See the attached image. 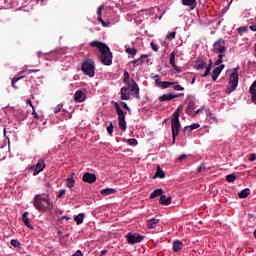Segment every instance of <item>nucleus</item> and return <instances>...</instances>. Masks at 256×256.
Returning <instances> with one entry per match:
<instances>
[{"instance_id":"obj_1","label":"nucleus","mask_w":256,"mask_h":256,"mask_svg":"<svg viewBox=\"0 0 256 256\" xmlns=\"http://www.w3.org/2000/svg\"><path fill=\"white\" fill-rule=\"evenodd\" d=\"M89 47H96V49L99 50L100 55L98 56V59L102 65H113V52H111V49L107 44L99 41V40H93L92 42H89Z\"/></svg>"},{"instance_id":"obj_2","label":"nucleus","mask_w":256,"mask_h":256,"mask_svg":"<svg viewBox=\"0 0 256 256\" xmlns=\"http://www.w3.org/2000/svg\"><path fill=\"white\" fill-rule=\"evenodd\" d=\"M33 205L39 213H45V211H51L53 209V200L51 195L47 193L37 194L33 198Z\"/></svg>"},{"instance_id":"obj_3","label":"nucleus","mask_w":256,"mask_h":256,"mask_svg":"<svg viewBox=\"0 0 256 256\" xmlns=\"http://www.w3.org/2000/svg\"><path fill=\"white\" fill-rule=\"evenodd\" d=\"M131 93L136 99H138V101L141 99V96L139 95V85H137V82L134 80H132V85L121 88L120 99H122V101H129V99H131Z\"/></svg>"},{"instance_id":"obj_4","label":"nucleus","mask_w":256,"mask_h":256,"mask_svg":"<svg viewBox=\"0 0 256 256\" xmlns=\"http://www.w3.org/2000/svg\"><path fill=\"white\" fill-rule=\"evenodd\" d=\"M239 85V66L233 68V72L230 74L229 77V86L226 88V93L229 95L233 93L237 89Z\"/></svg>"},{"instance_id":"obj_5","label":"nucleus","mask_w":256,"mask_h":256,"mask_svg":"<svg viewBox=\"0 0 256 256\" xmlns=\"http://www.w3.org/2000/svg\"><path fill=\"white\" fill-rule=\"evenodd\" d=\"M81 71L88 77H95V61L86 59L81 64Z\"/></svg>"},{"instance_id":"obj_6","label":"nucleus","mask_w":256,"mask_h":256,"mask_svg":"<svg viewBox=\"0 0 256 256\" xmlns=\"http://www.w3.org/2000/svg\"><path fill=\"white\" fill-rule=\"evenodd\" d=\"M114 107H115V111L118 115L119 127H120V129H122V131H126L127 122L125 121V115H127V112H124L123 109H121V105H119V103H117V102H115Z\"/></svg>"},{"instance_id":"obj_7","label":"nucleus","mask_w":256,"mask_h":256,"mask_svg":"<svg viewBox=\"0 0 256 256\" xmlns=\"http://www.w3.org/2000/svg\"><path fill=\"white\" fill-rule=\"evenodd\" d=\"M171 129H172V143L175 145V139H177L179 133H181V122L179 119H177V116L175 118H172L171 120Z\"/></svg>"},{"instance_id":"obj_8","label":"nucleus","mask_w":256,"mask_h":256,"mask_svg":"<svg viewBox=\"0 0 256 256\" xmlns=\"http://www.w3.org/2000/svg\"><path fill=\"white\" fill-rule=\"evenodd\" d=\"M45 167H46L45 160L39 159L37 161L36 165L28 166V169H29V171H33L34 177H37V175L40 174L41 171H43V169H45Z\"/></svg>"},{"instance_id":"obj_9","label":"nucleus","mask_w":256,"mask_h":256,"mask_svg":"<svg viewBox=\"0 0 256 256\" xmlns=\"http://www.w3.org/2000/svg\"><path fill=\"white\" fill-rule=\"evenodd\" d=\"M227 52V46L225 45V41L223 38L218 39L216 42L213 44V53H226Z\"/></svg>"},{"instance_id":"obj_10","label":"nucleus","mask_w":256,"mask_h":256,"mask_svg":"<svg viewBox=\"0 0 256 256\" xmlns=\"http://www.w3.org/2000/svg\"><path fill=\"white\" fill-rule=\"evenodd\" d=\"M126 239H127V242L129 243V245H135L136 243H141V241H143V239H145V237L139 233L133 234V233L129 232L126 235Z\"/></svg>"},{"instance_id":"obj_11","label":"nucleus","mask_w":256,"mask_h":256,"mask_svg":"<svg viewBox=\"0 0 256 256\" xmlns=\"http://www.w3.org/2000/svg\"><path fill=\"white\" fill-rule=\"evenodd\" d=\"M82 181L84 183L93 184V183H95V181H97V175L86 172V173H84V175L82 177Z\"/></svg>"},{"instance_id":"obj_12","label":"nucleus","mask_w":256,"mask_h":256,"mask_svg":"<svg viewBox=\"0 0 256 256\" xmlns=\"http://www.w3.org/2000/svg\"><path fill=\"white\" fill-rule=\"evenodd\" d=\"M183 93L181 94H171V93H168V94H164L162 96H160V101H172V99H177V97H183Z\"/></svg>"},{"instance_id":"obj_13","label":"nucleus","mask_w":256,"mask_h":256,"mask_svg":"<svg viewBox=\"0 0 256 256\" xmlns=\"http://www.w3.org/2000/svg\"><path fill=\"white\" fill-rule=\"evenodd\" d=\"M225 69V64H222L218 67H216L213 71H212V81H217L219 75H221V72Z\"/></svg>"},{"instance_id":"obj_14","label":"nucleus","mask_w":256,"mask_h":256,"mask_svg":"<svg viewBox=\"0 0 256 256\" xmlns=\"http://www.w3.org/2000/svg\"><path fill=\"white\" fill-rule=\"evenodd\" d=\"M105 9L104 5H101L98 7L97 15H98V23H101L102 27H108L109 24H107L102 17V11Z\"/></svg>"},{"instance_id":"obj_15","label":"nucleus","mask_w":256,"mask_h":256,"mask_svg":"<svg viewBox=\"0 0 256 256\" xmlns=\"http://www.w3.org/2000/svg\"><path fill=\"white\" fill-rule=\"evenodd\" d=\"M85 99V93L81 90L76 91V93L74 94V101H76V103H83Z\"/></svg>"},{"instance_id":"obj_16","label":"nucleus","mask_w":256,"mask_h":256,"mask_svg":"<svg viewBox=\"0 0 256 256\" xmlns=\"http://www.w3.org/2000/svg\"><path fill=\"white\" fill-rule=\"evenodd\" d=\"M170 65L173 67L174 71H177V73H181V69H179L177 64H175V51H172L170 53Z\"/></svg>"},{"instance_id":"obj_17","label":"nucleus","mask_w":256,"mask_h":256,"mask_svg":"<svg viewBox=\"0 0 256 256\" xmlns=\"http://www.w3.org/2000/svg\"><path fill=\"white\" fill-rule=\"evenodd\" d=\"M75 173H72L67 179H66V186L68 189H73L75 187Z\"/></svg>"},{"instance_id":"obj_18","label":"nucleus","mask_w":256,"mask_h":256,"mask_svg":"<svg viewBox=\"0 0 256 256\" xmlns=\"http://www.w3.org/2000/svg\"><path fill=\"white\" fill-rule=\"evenodd\" d=\"M182 5L190 7V9L193 11V9L197 7V0H182Z\"/></svg>"},{"instance_id":"obj_19","label":"nucleus","mask_w":256,"mask_h":256,"mask_svg":"<svg viewBox=\"0 0 256 256\" xmlns=\"http://www.w3.org/2000/svg\"><path fill=\"white\" fill-rule=\"evenodd\" d=\"M172 249H173L174 253H179V251H181V249H183V242L180 240H175L173 242Z\"/></svg>"},{"instance_id":"obj_20","label":"nucleus","mask_w":256,"mask_h":256,"mask_svg":"<svg viewBox=\"0 0 256 256\" xmlns=\"http://www.w3.org/2000/svg\"><path fill=\"white\" fill-rule=\"evenodd\" d=\"M29 212H24L22 215V222L24 223V225L26 227H28V229H33V225H31V222L29 221Z\"/></svg>"},{"instance_id":"obj_21","label":"nucleus","mask_w":256,"mask_h":256,"mask_svg":"<svg viewBox=\"0 0 256 256\" xmlns=\"http://www.w3.org/2000/svg\"><path fill=\"white\" fill-rule=\"evenodd\" d=\"M206 67H207V62L203 60H197L195 62V69H197L198 71H203V69H205Z\"/></svg>"},{"instance_id":"obj_22","label":"nucleus","mask_w":256,"mask_h":256,"mask_svg":"<svg viewBox=\"0 0 256 256\" xmlns=\"http://www.w3.org/2000/svg\"><path fill=\"white\" fill-rule=\"evenodd\" d=\"M251 195V190L249 188H245L238 193L239 199H247Z\"/></svg>"},{"instance_id":"obj_23","label":"nucleus","mask_w":256,"mask_h":256,"mask_svg":"<svg viewBox=\"0 0 256 256\" xmlns=\"http://www.w3.org/2000/svg\"><path fill=\"white\" fill-rule=\"evenodd\" d=\"M158 224H159V219L157 218H152L147 221V227L149 229H155V227H157Z\"/></svg>"},{"instance_id":"obj_24","label":"nucleus","mask_w":256,"mask_h":256,"mask_svg":"<svg viewBox=\"0 0 256 256\" xmlns=\"http://www.w3.org/2000/svg\"><path fill=\"white\" fill-rule=\"evenodd\" d=\"M160 205H171V197L162 195L159 200Z\"/></svg>"},{"instance_id":"obj_25","label":"nucleus","mask_w":256,"mask_h":256,"mask_svg":"<svg viewBox=\"0 0 256 256\" xmlns=\"http://www.w3.org/2000/svg\"><path fill=\"white\" fill-rule=\"evenodd\" d=\"M163 195V189L159 188L154 190L151 194H150V199H156V197H161Z\"/></svg>"},{"instance_id":"obj_26","label":"nucleus","mask_w":256,"mask_h":256,"mask_svg":"<svg viewBox=\"0 0 256 256\" xmlns=\"http://www.w3.org/2000/svg\"><path fill=\"white\" fill-rule=\"evenodd\" d=\"M143 59H147V55H142L140 58L133 60L132 63L134 67H139V65H143Z\"/></svg>"},{"instance_id":"obj_27","label":"nucleus","mask_w":256,"mask_h":256,"mask_svg":"<svg viewBox=\"0 0 256 256\" xmlns=\"http://www.w3.org/2000/svg\"><path fill=\"white\" fill-rule=\"evenodd\" d=\"M186 111L188 113V115H191V113H193V111H195V102L194 101H189Z\"/></svg>"},{"instance_id":"obj_28","label":"nucleus","mask_w":256,"mask_h":256,"mask_svg":"<svg viewBox=\"0 0 256 256\" xmlns=\"http://www.w3.org/2000/svg\"><path fill=\"white\" fill-rule=\"evenodd\" d=\"M100 193H101V195H105V196L113 195V193H115V189H113V188H105V189H102L100 191Z\"/></svg>"},{"instance_id":"obj_29","label":"nucleus","mask_w":256,"mask_h":256,"mask_svg":"<svg viewBox=\"0 0 256 256\" xmlns=\"http://www.w3.org/2000/svg\"><path fill=\"white\" fill-rule=\"evenodd\" d=\"M154 177H159V179H164V177H165V172L163 171V169H161L160 166L157 167V171H156Z\"/></svg>"},{"instance_id":"obj_30","label":"nucleus","mask_w":256,"mask_h":256,"mask_svg":"<svg viewBox=\"0 0 256 256\" xmlns=\"http://www.w3.org/2000/svg\"><path fill=\"white\" fill-rule=\"evenodd\" d=\"M183 111V105L178 106L177 110L173 113V119H175L177 117V119H179V117H181V113Z\"/></svg>"},{"instance_id":"obj_31","label":"nucleus","mask_w":256,"mask_h":256,"mask_svg":"<svg viewBox=\"0 0 256 256\" xmlns=\"http://www.w3.org/2000/svg\"><path fill=\"white\" fill-rule=\"evenodd\" d=\"M84 219L85 216L83 214H78L77 216L74 217V221L77 223V225H81Z\"/></svg>"},{"instance_id":"obj_32","label":"nucleus","mask_w":256,"mask_h":256,"mask_svg":"<svg viewBox=\"0 0 256 256\" xmlns=\"http://www.w3.org/2000/svg\"><path fill=\"white\" fill-rule=\"evenodd\" d=\"M223 57H225V53L218 54V59L215 61L214 65H216V66L223 65V64H221V63H223Z\"/></svg>"},{"instance_id":"obj_33","label":"nucleus","mask_w":256,"mask_h":256,"mask_svg":"<svg viewBox=\"0 0 256 256\" xmlns=\"http://www.w3.org/2000/svg\"><path fill=\"white\" fill-rule=\"evenodd\" d=\"M171 85H177V82L163 81L161 89H168V87H171Z\"/></svg>"},{"instance_id":"obj_34","label":"nucleus","mask_w":256,"mask_h":256,"mask_svg":"<svg viewBox=\"0 0 256 256\" xmlns=\"http://www.w3.org/2000/svg\"><path fill=\"white\" fill-rule=\"evenodd\" d=\"M126 53L132 57H135V55H137V48H126Z\"/></svg>"},{"instance_id":"obj_35","label":"nucleus","mask_w":256,"mask_h":256,"mask_svg":"<svg viewBox=\"0 0 256 256\" xmlns=\"http://www.w3.org/2000/svg\"><path fill=\"white\" fill-rule=\"evenodd\" d=\"M237 179V176L235 174H229L226 176V181L228 183H234V181Z\"/></svg>"},{"instance_id":"obj_36","label":"nucleus","mask_w":256,"mask_h":256,"mask_svg":"<svg viewBox=\"0 0 256 256\" xmlns=\"http://www.w3.org/2000/svg\"><path fill=\"white\" fill-rule=\"evenodd\" d=\"M23 77L25 76H18L12 79V87L14 89H19V87L15 86V84L17 83V81H21V79H23Z\"/></svg>"},{"instance_id":"obj_37","label":"nucleus","mask_w":256,"mask_h":256,"mask_svg":"<svg viewBox=\"0 0 256 256\" xmlns=\"http://www.w3.org/2000/svg\"><path fill=\"white\" fill-rule=\"evenodd\" d=\"M10 244L12 245V247H15L16 249H19V247H21V242H19V240L12 239L10 241Z\"/></svg>"},{"instance_id":"obj_38","label":"nucleus","mask_w":256,"mask_h":256,"mask_svg":"<svg viewBox=\"0 0 256 256\" xmlns=\"http://www.w3.org/2000/svg\"><path fill=\"white\" fill-rule=\"evenodd\" d=\"M106 129H107L108 135H110V137H113V129H114L113 122H111V123L107 126Z\"/></svg>"},{"instance_id":"obj_39","label":"nucleus","mask_w":256,"mask_h":256,"mask_svg":"<svg viewBox=\"0 0 256 256\" xmlns=\"http://www.w3.org/2000/svg\"><path fill=\"white\" fill-rule=\"evenodd\" d=\"M249 28L247 27V26H242V27H239V28H237V31H238V33L240 34V35H243V33H247V30H248Z\"/></svg>"},{"instance_id":"obj_40","label":"nucleus","mask_w":256,"mask_h":256,"mask_svg":"<svg viewBox=\"0 0 256 256\" xmlns=\"http://www.w3.org/2000/svg\"><path fill=\"white\" fill-rule=\"evenodd\" d=\"M205 72L202 74V77H209V75L211 74V66H206L205 67Z\"/></svg>"},{"instance_id":"obj_41","label":"nucleus","mask_w":256,"mask_h":256,"mask_svg":"<svg viewBox=\"0 0 256 256\" xmlns=\"http://www.w3.org/2000/svg\"><path fill=\"white\" fill-rule=\"evenodd\" d=\"M177 35V32L173 31L170 32L167 36L166 39H168L169 41H173V39H175V36Z\"/></svg>"},{"instance_id":"obj_42","label":"nucleus","mask_w":256,"mask_h":256,"mask_svg":"<svg viewBox=\"0 0 256 256\" xmlns=\"http://www.w3.org/2000/svg\"><path fill=\"white\" fill-rule=\"evenodd\" d=\"M65 193H67V191L65 189H61L58 193H57V198L58 199H63V197H65Z\"/></svg>"},{"instance_id":"obj_43","label":"nucleus","mask_w":256,"mask_h":256,"mask_svg":"<svg viewBox=\"0 0 256 256\" xmlns=\"http://www.w3.org/2000/svg\"><path fill=\"white\" fill-rule=\"evenodd\" d=\"M174 86H173V89L175 90V91H185V88L183 87V86H181V85H179V84H173Z\"/></svg>"},{"instance_id":"obj_44","label":"nucleus","mask_w":256,"mask_h":256,"mask_svg":"<svg viewBox=\"0 0 256 256\" xmlns=\"http://www.w3.org/2000/svg\"><path fill=\"white\" fill-rule=\"evenodd\" d=\"M191 131H193L192 128H191V126H186V127H184V129H183L184 135H190Z\"/></svg>"},{"instance_id":"obj_45","label":"nucleus","mask_w":256,"mask_h":256,"mask_svg":"<svg viewBox=\"0 0 256 256\" xmlns=\"http://www.w3.org/2000/svg\"><path fill=\"white\" fill-rule=\"evenodd\" d=\"M63 109V104H58L55 108H54V113L55 115H57V113H60V111Z\"/></svg>"},{"instance_id":"obj_46","label":"nucleus","mask_w":256,"mask_h":256,"mask_svg":"<svg viewBox=\"0 0 256 256\" xmlns=\"http://www.w3.org/2000/svg\"><path fill=\"white\" fill-rule=\"evenodd\" d=\"M154 78H155V83L157 87H161L163 82L161 81V78H159V75H156Z\"/></svg>"},{"instance_id":"obj_47","label":"nucleus","mask_w":256,"mask_h":256,"mask_svg":"<svg viewBox=\"0 0 256 256\" xmlns=\"http://www.w3.org/2000/svg\"><path fill=\"white\" fill-rule=\"evenodd\" d=\"M124 83L129 85V72L127 71L124 72Z\"/></svg>"},{"instance_id":"obj_48","label":"nucleus","mask_w":256,"mask_h":256,"mask_svg":"<svg viewBox=\"0 0 256 256\" xmlns=\"http://www.w3.org/2000/svg\"><path fill=\"white\" fill-rule=\"evenodd\" d=\"M127 143L130 144V145L135 146V145H137V139L130 138V139L127 140Z\"/></svg>"},{"instance_id":"obj_49","label":"nucleus","mask_w":256,"mask_h":256,"mask_svg":"<svg viewBox=\"0 0 256 256\" xmlns=\"http://www.w3.org/2000/svg\"><path fill=\"white\" fill-rule=\"evenodd\" d=\"M150 47L153 51L157 52L159 51V46H157L155 43L151 42Z\"/></svg>"},{"instance_id":"obj_50","label":"nucleus","mask_w":256,"mask_h":256,"mask_svg":"<svg viewBox=\"0 0 256 256\" xmlns=\"http://www.w3.org/2000/svg\"><path fill=\"white\" fill-rule=\"evenodd\" d=\"M185 159H187V155L183 154V155H181V156L178 157L177 161H178L179 163H181V161H185Z\"/></svg>"},{"instance_id":"obj_51","label":"nucleus","mask_w":256,"mask_h":256,"mask_svg":"<svg viewBox=\"0 0 256 256\" xmlns=\"http://www.w3.org/2000/svg\"><path fill=\"white\" fill-rule=\"evenodd\" d=\"M248 161H250V162L256 161V154H255V153H252V154L250 155V157L248 158Z\"/></svg>"},{"instance_id":"obj_52","label":"nucleus","mask_w":256,"mask_h":256,"mask_svg":"<svg viewBox=\"0 0 256 256\" xmlns=\"http://www.w3.org/2000/svg\"><path fill=\"white\" fill-rule=\"evenodd\" d=\"M121 105L126 111H131V108H129V106L125 102H121Z\"/></svg>"},{"instance_id":"obj_53","label":"nucleus","mask_w":256,"mask_h":256,"mask_svg":"<svg viewBox=\"0 0 256 256\" xmlns=\"http://www.w3.org/2000/svg\"><path fill=\"white\" fill-rule=\"evenodd\" d=\"M199 127H200L199 124L194 123V124H192V125L190 126V129H192V131H193L194 129H199Z\"/></svg>"},{"instance_id":"obj_54","label":"nucleus","mask_w":256,"mask_h":256,"mask_svg":"<svg viewBox=\"0 0 256 256\" xmlns=\"http://www.w3.org/2000/svg\"><path fill=\"white\" fill-rule=\"evenodd\" d=\"M32 115H33L34 119H39V115L37 114V112H35V108H33Z\"/></svg>"},{"instance_id":"obj_55","label":"nucleus","mask_w":256,"mask_h":256,"mask_svg":"<svg viewBox=\"0 0 256 256\" xmlns=\"http://www.w3.org/2000/svg\"><path fill=\"white\" fill-rule=\"evenodd\" d=\"M248 219L255 221L256 216L254 214H248Z\"/></svg>"},{"instance_id":"obj_56","label":"nucleus","mask_w":256,"mask_h":256,"mask_svg":"<svg viewBox=\"0 0 256 256\" xmlns=\"http://www.w3.org/2000/svg\"><path fill=\"white\" fill-rule=\"evenodd\" d=\"M249 29L256 32V23L249 26Z\"/></svg>"},{"instance_id":"obj_57","label":"nucleus","mask_w":256,"mask_h":256,"mask_svg":"<svg viewBox=\"0 0 256 256\" xmlns=\"http://www.w3.org/2000/svg\"><path fill=\"white\" fill-rule=\"evenodd\" d=\"M108 251L107 250H102L100 253V256H105L107 255Z\"/></svg>"},{"instance_id":"obj_58","label":"nucleus","mask_w":256,"mask_h":256,"mask_svg":"<svg viewBox=\"0 0 256 256\" xmlns=\"http://www.w3.org/2000/svg\"><path fill=\"white\" fill-rule=\"evenodd\" d=\"M27 104L30 105V107H32V109H35V107L33 106V102H31V100H28Z\"/></svg>"},{"instance_id":"obj_59","label":"nucleus","mask_w":256,"mask_h":256,"mask_svg":"<svg viewBox=\"0 0 256 256\" xmlns=\"http://www.w3.org/2000/svg\"><path fill=\"white\" fill-rule=\"evenodd\" d=\"M63 219H66V221H69V220H71V217L62 216V217H61V220L63 221Z\"/></svg>"},{"instance_id":"obj_60","label":"nucleus","mask_w":256,"mask_h":256,"mask_svg":"<svg viewBox=\"0 0 256 256\" xmlns=\"http://www.w3.org/2000/svg\"><path fill=\"white\" fill-rule=\"evenodd\" d=\"M208 67H210L212 69V67H213V60H209Z\"/></svg>"},{"instance_id":"obj_61","label":"nucleus","mask_w":256,"mask_h":256,"mask_svg":"<svg viewBox=\"0 0 256 256\" xmlns=\"http://www.w3.org/2000/svg\"><path fill=\"white\" fill-rule=\"evenodd\" d=\"M23 73H27V69H23L22 71L19 72V75H23Z\"/></svg>"},{"instance_id":"obj_62","label":"nucleus","mask_w":256,"mask_h":256,"mask_svg":"<svg viewBox=\"0 0 256 256\" xmlns=\"http://www.w3.org/2000/svg\"><path fill=\"white\" fill-rule=\"evenodd\" d=\"M199 109L198 110H196L195 112H194V114H193V117H197V115H199Z\"/></svg>"},{"instance_id":"obj_63","label":"nucleus","mask_w":256,"mask_h":256,"mask_svg":"<svg viewBox=\"0 0 256 256\" xmlns=\"http://www.w3.org/2000/svg\"><path fill=\"white\" fill-rule=\"evenodd\" d=\"M39 70H28V73L31 74V73H37Z\"/></svg>"},{"instance_id":"obj_64","label":"nucleus","mask_w":256,"mask_h":256,"mask_svg":"<svg viewBox=\"0 0 256 256\" xmlns=\"http://www.w3.org/2000/svg\"><path fill=\"white\" fill-rule=\"evenodd\" d=\"M37 55H38V57H41L42 55H45V53H43V52H38Z\"/></svg>"}]
</instances>
